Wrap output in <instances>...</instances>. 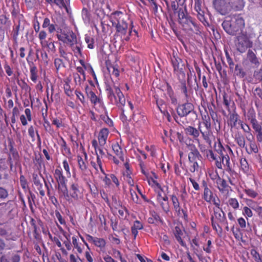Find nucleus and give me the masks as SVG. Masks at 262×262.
Returning a JSON list of instances; mask_svg holds the SVG:
<instances>
[{
	"instance_id": "2eb2a0df",
	"label": "nucleus",
	"mask_w": 262,
	"mask_h": 262,
	"mask_svg": "<svg viewBox=\"0 0 262 262\" xmlns=\"http://www.w3.org/2000/svg\"><path fill=\"white\" fill-rule=\"evenodd\" d=\"M178 79L180 81L178 89L180 91V94L183 97L185 101H191L193 96V91L190 87L188 88L187 86L185 77Z\"/></svg>"
},
{
	"instance_id": "f704fd0d",
	"label": "nucleus",
	"mask_w": 262,
	"mask_h": 262,
	"mask_svg": "<svg viewBox=\"0 0 262 262\" xmlns=\"http://www.w3.org/2000/svg\"><path fill=\"white\" fill-rule=\"evenodd\" d=\"M72 76L76 85L80 86L86 79V76L81 75L78 73H73Z\"/></svg>"
},
{
	"instance_id": "5701e85b",
	"label": "nucleus",
	"mask_w": 262,
	"mask_h": 262,
	"mask_svg": "<svg viewBox=\"0 0 262 262\" xmlns=\"http://www.w3.org/2000/svg\"><path fill=\"white\" fill-rule=\"evenodd\" d=\"M83 154L84 158H83L81 156L78 155L77 156V161L78 165V167L82 173H85L88 171V155L84 149H83Z\"/></svg>"
},
{
	"instance_id": "13d9d810",
	"label": "nucleus",
	"mask_w": 262,
	"mask_h": 262,
	"mask_svg": "<svg viewBox=\"0 0 262 262\" xmlns=\"http://www.w3.org/2000/svg\"><path fill=\"white\" fill-rule=\"evenodd\" d=\"M243 214L246 217V219L251 217L253 216V212L251 209L247 206H244L243 209Z\"/></svg>"
},
{
	"instance_id": "a211bd4d",
	"label": "nucleus",
	"mask_w": 262,
	"mask_h": 262,
	"mask_svg": "<svg viewBox=\"0 0 262 262\" xmlns=\"http://www.w3.org/2000/svg\"><path fill=\"white\" fill-rule=\"evenodd\" d=\"M177 112L181 117H186L191 113L195 114L194 105L191 101H185L184 103L179 104L177 108Z\"/></svg>"
},
{
	"instance_id": "338daca9",
	"label": "nucleus",
	"mask_w": 262,
	"mask_h": 262,
	"mask_svg": "<svg viewBox=\"0 0 262 262\" xmlns=\"http://www.w3.org/2000/svg\"><path fill=\"white\" fill-rule=\"evenodd\" d=\"M72 243L75 248H76L79 253L82 252V249L79 245L78 241L76 236L72 237Z\"/></svg>"
},
{
	"instance_id": "4d7b16f0",
	"label": "nucleus",
	"mask_w": 262,
	"mask_h": 262,
	"mask_svg": "<svg viewBox=\"0 0 262 262\" xmlns=\"http://www.w3.org/2000/svg\"><path fill=\"white\" fill-rule=\"evenodd\" d=\"M54 64L57 72H58L60 69L64 67L62 60L59 58H56L54 59Z\"/></svg>"
},
{
	"instance_id": "393cba45",
	"label": "nucleus",
	"mask_w": 262,
	"mask_h": 262,
	"mask_svg": "<svg viewBox=\"0 0 262 262\" xmlns=\"http://www.w3.org/2000/svg\"><path fill=\"white\" fill-rule=\"evenodd\" d=\"M114 208L118 211L119 216L122 219L125 218L128 214V211L126 207L123 206L120 202H117L115 199L114 201Z\"/></svg>"
},
{
	"instance_id": "58836bf2",
	"label": "nucleus",
	"mask_w": 262,
	"mask_h": 262,
	"mask_svg": "<svg viewBox=\"0 0 262 262\" xmlns=\"http://www.w3.org/2000/svg\"><path fill=\"white\" fill-rule=\"evenodd\" d=\"M231 230L235 237V238L238 241H243V233L240 228H235L234 226H233Z\"/></svg>"
},
{
	"instance_id": "f257e3e1",
	"label": "nucleus",
	"mask_w": 262,
	"mask_h": 262,
	"mask_svg": "<svg viewBox=\"0 0 262 262\" xmlns=\"http://www.w3.org/2000/svg\"><path fill=\"white\" fill-rule=\"evenodd\" d=\"M218 142L214 143V151L217 155L215 154L211 148L205 151L206 156L209 161L215 162V165L219 169H224L228 172L231 176L236 174L235 171L232 168L230 161V157L228 155L227 149L232 152L231 148L227 145L226 148L222 145L220 139L217 140Z\"/></svg>"
},
{
	"instance_id": "6ab92c4d",
	"label": "nucleus",
	"mask_w": 262,
	"mask_h": 262,
	"mask_svg": "<svg viewBox=\"0 0 262 262\" xmlns=\"http://www.w3.org/2000/svg\"><path fill=\"white\" fill-rule=\"evenodd\" d=\"M86 240L99 249L100 252L104 253L106 251V241L103 238L94 237L90 234L85 235Z\"/></svg>"
},
{
	"instance_id": "473e14b6",
	"label": "nucleus",
	"mask_w": 262,
	"mask_h": 262,
	"mask_svg": "<svg viewBox=\"0 0 262 262\" xmlns=\"http://www.w3.org/2000/svg\"><path fill=\"white\" fill-rule=\"evenodd\" d=\"M28 65L30 72V79L34 83H36L38 78V70L37 67L34 63H29Z\"/></svg>"
},
{
	"instance_id": "aec40b11",
	"label": "nucleus",
	"mask_w": 262,
	"mask_h": 262,
	"mask_svg": "<svg viewBox=\"0 0 262 262\" xmlns=\"http://www.w3.org/2000/svg\"><path fill=\"white\" fill-rule=\"evenodd\" d=\"M237 39L236 47L239 52H244L247 49L252 47V42L247 36L244 35L238 36Z\"/></svg>"
},
{
	"instance_id": "c756f323",
	"label": "nucleus",
	"mask_w": 262,
	"mask_h": 262,
	"mask_svg": "<svg viewBox=\"0 0 262 262\" xmlns=\"http://www.w3.org/2000/svg\"><path fill=\"white\" fill-rule=\"evenodd\" d=\"M57 25L55 24L51 23L49 18L46 17L44 18L43 21L42 25V27L43 29L47 28L48 32L50 34L54 33L56 30Z\"/></svg>"
},
{
	"instance_id": "de8ad7c7",
	"label": "nucleus",
	"mask_w": 262,
	"mask_h": 262,
	"mask_svg": "<svg viewBox=\"0 0 262 262\" xmlns=\"http://www.w3.org/2000/svg\"><path fill=\"white\" fill-rule=\"evenodd\" d=\"M228 204L234 210H237L239 207L238 200L236 198H230L228 201Z\"/></svg>"
},
{
	"instance_id": "412c9836",
	"label": "nucleus",
	"mask_w": 262,
	"mask_h": 262,
	"mask_svg": "<svg viewBox=\"0 0 262 262\" xmlns=\"http://www.w3.org/2000/svg\"><path fill=\"white\" fill-rule=\"evenodd\" d=\"M178 139L182 144L185 145L190 151L198 149L193 143L194 140L190 137H185L181 134L177 133Z\"/></svg>"
},
{
	"instance_id": "423d86ee",
	"label": "nucleus",
	"mask_w": 262,
	"mask_h": 262,
	"mask_svg": "<svg viewBox=\"0 0 262 262\" xmlns=\"http://www.w3.org/2000/svg\"><path fill=\"white\" fill-rule=\"evenodd\" d=\"M59 198L70 202L73 200L77 201L83 198V188L77 181L72 182L58 194Z\"/></svg>"
},
{
	"instance_id": "0eeeda50",
	"label": "nucleus",
	"mask_w": 262,
	"mask_h": 262,
	"mask_svg": "<svg viewBox=\"0 0 262 262\" xmlns=\"http://www.w3.org/2000/svg\"><path fill=\"white\" fill-rule=\"evenodd\" d=\"M225 31L230 35H235L245 27V20L240 14L234 15L230 19H226L222 24Z\"/></svg>"
},
{
	"instance_id": "a18cd8bd",
	"label": "nucleus",
	"mask_w": 262,
	"mask_h": 262,
	"mask_svg": "<svg viewBox=\"0 0 262 262\" xmlns=\"http://www.w3.org/2000/svg\"><path fill=\"white\" fill-rule=\"evenodd\" d=\"M210 116V119L211 118L213 125L216 126L217 124L218 125V128H216V130L217 131L220 130L221 129V120L220 119V117H219L217 113H216L214 115H212Z\"/></svg>"
},
{
	"instance_id": "72a5a7b5",
	"label": "nucleus",
	"mask_w": 262,
	"mask_h": 262,
	"mask_svg": "<svg viewBox=\"0 0 262 262\" xmlns=\"http://www.w3.org/2000/svg\"><path fill=\"white\" fill-rule=\"evenodd\" d=\"M239 115L235 112H234L229 115V119L228 120V125L231 128L235 127L237 124L239 122Z\"/></svg>"
},
{
	"instance_id": "f3484780",
	"label": "nucleus",
	"mask_w": 262,
	"mask_h": 262,
	"mask_svg": "<svg viewBox=\"0 0 262 262\" xmlns=\"http://www.w3.org/2000/svg\"><path fill=\"white\" fill-rule=\"evenodd\" d=\"M148 184L154 189V191L156 193L157 200L168 201V198L167 195L164 193L163 188L157 181L154 178L148 179Z\"/></svg>"
},
{
	"instance_id": "4be33fe9",
	"label": "nucleus",
	"mask_w": 262,
	"mask_h": 262,
	"mask_svg": "<svg viewBox=\"0 0 262 262\" xmlns=\"http://www.w3.org/2000/svg\"><path fill=\"white\" fill-rule=\"evenodd\" d=\"M215 183L216 188L223 194L228 195L230 190H231V188L228 184L227 181L221 177Z\"/></svg>"
},
{
	"instance_id": "a19ab883",
	"label": "nucleus",
	"mask_w": 262,
	"mask_h": 262,
	"mask_svg": "<svg viewBox=\"0 0 262 262\" xmlns=\"http://www.w3.org/2000/svg\"><path fill=\"white\" fill-rule=\"evenodd\" d=\"M75 94L76 96L77 99H78L83 106H85L87 102L83 94L79 90L77 89L75 91Z\"/></svg>"
},
{
	"instance_id": "37998d69",
	"label": "nucleus",
	"mask_w": 262,
	"mask_h": 262,
	"mask_svg": "<svg viewBox=\"0 0 262 262\" xmlns=\"http://www.w3.org/2000/svg\"><path fill=\"white\" fill-rule=\"evenodd\" d=\"M211 202L213 203L215 206L212 208V211H214V210H216V209L217 210L222 209L221 207V201L216 194H215V195L212 198V200L210 201V203Z\"/></svg>"
},
{
	"instance_id": "ea45409f",
	"label": "nucleus",
	"mask_w": 262,
	"mask_h": 262,
	"mask_svg": "<svg viewBox=\"0 0 262 262\" xmlns=\"http://www.w3.org/2000/svg\"><path fill=\"white\" fill-rule=\"evenodd\" d=\"M59 144L60 146L61 150L62 151V152L64 153V154H66V155H70L71 154L70 148L68 147L66 141L64 140V139L62 137H61V140L59 142Z\"/></svg>"
},
{
	"instance_id": "8fccbe9b",
	"label": "nucleus",
	"mask_w": 262,
	"mask_h": 262,
	"mask_svg": "<svg viewBox=\"0 0 262 262\" xmlns=\"http://www.w3.org/2000/svg\"><path fill=\"white\" fill-rule=\"evenodd\" d=\"M64 92L69 97L73 96V91L68 81H66L63 84Z\"/></svg>"
},
{
	"instance_id": "e433bc0d",
	"label": "nucleus",
	"mask_w": 262,
	"mask_h": 262,
	"mask_svg": "<svg viewBox=\"0 0 262 262\" xmlns=\"http://www.w3.org/2000/svg\"><path fill=\"white\" fill-rule=\"evenodd\" d=\"M214 196L213 192L210 189V188L203 190L202 194V198L207 203H210V201L212 200V198Z\"/></svg>"
},
{
	"instance_id": "39448f33",
	"label": "nucleus",
	"mask_w": 262,
	"mask_h": 262,
	"mask_svg": "<svg viewBox=\"0 0 262 262\" xmlns=\"http://www.w3.org/2000/svg\"><path fill=\"white\" fill-rule=\"evenodd\" d=\"M178 14L179 23L183 31L191 34L199 35L201 33L199 25L194 18L187 13L185 9H179Z\"/></svg>"
},
{
	"instance_id": "c85d7f7f",
	"label": "nucleus",
	"mask_w": 262,
	"mask_h": 262,
	"mask_svg": "<svg viewBox=\"0 0 262 262\" xmlns=\"http://www.w3.org/2000/svg\"><path fill=\"white\" fill-rule=\"evenodd\" d=\"M233 138L234 141L241 148L246 147V139L244 135L240 132L235 133Z\"/></svg>"
},
{
	"instance_id": "bb28decb",
	"label": "nucleus",
	"mask_w": 262,
	"mask_h": 262,
	"mask_svg": "<svg viewBox=\"0 0 262 262\" xmlns=\"http://www.w3.org/2000/svg\"><path fill=\"white\" fill-rule=\"evenodd\" d=\"M250 139L247 138V140L249 142L248 145L246 146L245 149L246 152L249 154H256L258 152V148L255 141L253 139Z\"/></svg>"
},
{
	"instance_id": "9b49d317",
	"label": "nucleus",
	"mask_w": 262,
	"mask_h": 262,
	"mask_svg": "<svg viewBox=\"0 0 262 262\" xmlns=\"http://www.w3.org/2000/svg\"><path fill=\"white\" fill-rule=\"evenodd\" d=\"M188 159L189 165V171L191 172L194 173L201 168V164L202 163L203 158L199 149L189 151L188 155Z\"/></svg>"
},
{
	"instance_id": "0e129e2a",
	"label": "nucleus",
	"mask_w": 262,
	"mask_h": 262,
	"mask_svg": "<svg viewBox=\"0 0 262 262\" xmlns=\"http://www.w3.org/2000/svg\"><path fill=\"white\" fill-rule=\"evenodd\" d=\"M84 256L87 262H94L95 259L93 257V253L90 250L86 251L84 253Z\"/></svg>"
},
{
	"instance_id": "5fc2aeb1",
	"label": "nucleus",
	"mask_w": 262,
	"mask_h": 262,
	"mask_svg": "<svg viewBox=\"0 0 262 262\" xmlns=\"http://www.w3.org/2000/svg\"><path fill=\"white\" fill-rule=\"evenodd\" d=\"M252 209L256 212L257 216L259 218V222L262 225V207L259 205H256L252 207Z\"/></svg>"
},
{
	"instance_id": "864d4df0",
	"label": "nucleus",
	"mask_w": 262,
	"mask_h": 262,
	"mask_svg": "<svg viewBox=\"0 0 262 262\" xmlns=\"http://www.w3.org/2000/svg\"><path fill=\"white\" fill-rule=\"evenodd\" d=\"M85 41L88 44V48L92 49L94 48V39L91 36L85 35L84 37Z\"/></svg>"
},
{
	"instance_id": "2f4dec72",
	"label": "nucleus",
	"mask_w": 262,
	"mask_h": 262,
	"mask_svg": "<svg viewBox=\"0 0 262 262\" xmlns=\"http://www.w3.org/2000/svg\"><path fill=\"white\" fill-rule=\"evenodd\" d=\"M106 66L108 72L115 77H118L120 75V72L117 65L112 64L110 61H106Z\"/></svg>"
},
{
	"instance_id": "6e6552de",
	"label": "nucleus",
	"mask_w": 262,
	"mask_h": 262,
	"mask_svg": "<svg viewBox=\"0 0 262 262\" xmlns=\"http://www.w3.org/2000/svg\"><path fill=\"white\" fill-rule=\"evenodd\" d=\"M226 216L225 213L223 209H217L210 212V221L211 226L213 230L219 237H221L223 235V230L222 226L224 223H226Z\"/></svg>"
},
{
	"instance_id": "7ed1b4c3",
	"label": "nucleus",
	"mask_w": 262,
	"mask_h": 262,
	"mask_svg": "<svg viewBox=\"0 0 262 262\" xmlns=\"http://www.w3.org/2000/svg\"><path fill=\"white\" fill-rule=\"evenodd\" d=\"M184 131L186 135L192 138L196 142L202 152H205L206 146L212 148V140H214L215 138L205 130L202 124L198 123V128L190 125L187 126L184 128Z\"/></svg>"
},
{
	"instance_id": "4468645a",
	"label": "nucleus",
	"mask_w": 262,
	"mask_h": 262,
	"mask_svg": "<svg viewBox=\"0 0 262 262\" xmlns=\"http://www.w3.org/2000/svg\"><path fill=\"white\" fill-rule=\"evenodd\" d=\"M54 178L57 183L56 188L58 194L68 185V179L64 176L63 171L60 166L57 167L53 173Z\"/></svg>"
},
{
	"instance_id": "1a4fd4ad",
	"label": "nucleus",
	"mask_w": 262,
	"mask_h": 262,
	"mask_svg": "<svg viewBox=\"0 0 262 262\" xmlns=\"http://www.w3.org/2000/svg\"><path fill=\"white\" fill-rule=\"evenodd\" d=\"M106 92L108 99L113 104L121 108L124 106L125 98L119 86L114 85L112 88L110 85H107Z\"/></svg>"
},
{
	"instance_id": "c9c22d12",
	"label": "nucleus",
	"mask_w": 262,
	"mask_h": 262,
	"mask_svg": "<svg viewBox=\"0 0 262 262\" xmlns=\"http://www.w3.org/2000/svg\"><path fill=\"white\" fill-rule=\"evenodd\" d=\"M230 3L231 10L233 9L235 11H241L245 6L244 0H236Z\"/></svg>"
},
{
	"instance_id": "09e8293b",
	"label": "nucleus",
	"mask_w": 262,
	"mask_h": 262,
	"mask_svg": "<svg viewBox=\"0 0 262 262\" xmlns=\"http://www.w3.org/2000/svg\"><path fill=\"white\" fill-rule=\"evenodd\" d=\"M261 118V121L259 123L258 122L256 119L250 122L252 127L255 132L262 129V117ZM259 119H260V118H259Z\"/></svg>"
},
{
	"instance_id": "79ce46f5",
	"label": "nucleus",
	"mask_w": 262,
	"mask_h": 262,
	"mask_svg": "<svg viewBox=\"0 0 262 262\" xmlns=\"http://www.w3.org/2000/svg\"><path fill=\"white\" fill-rule=\"evenodd\" d=\"M208 174L210 179L215 183L220 178L217 170L210 169L208 171Z\"/></svg>"
},
{
	"instance_id": "f03ea898",
	"label": "nucleus",
	"mask_w": 262,
	"mask_h": 262,
	"mask_svg": "<svg viewBox=\"0 0 262 262\" xmlns=\"http://www.w3.org/2000/svg\"><path fill=\"white\" fill-rule=\"evenodd\" d=\"M111 21L116 30L117 35L120 36L122 41H129L130 36L133 35V32L135 36H138L137 31L133 29V22L127 13L115 11L111 14Z\"/></svg>"
},
{
	"instance_id": "680f3d73",
	"label": "nucleus",
	"mask_w": 262,
	"mask_h": 262,
	"mask_svg": "<svg viewBox=\"0 0 262 262\" xmlns=\"http://www.w3.org/2000/svg\"><path fill=\"white\" fill-rule=\"evenodd\" d=\"M40 177L43 178L41 174L39 176L37 173L35 172H34L32 174L33 182L35 186L42 184L40 181Z\"/></svg>"
},
{
	"instance_id": "bf43d9fd",
	"label": "nucleus",
	"mask_w": 262,
	"mask_h": 262,
	"mask_svg": "<svg viewBox=\"0 0 262 262\" xmlns=\"http://www.w3.org/2000/svg\"><path fill=\"white\" fill-rule=\"evenodd\" d=\"M125 170L123 172L124 177L132 176L133 172L128 162L126 161L124 163Z\"/></svg>"
},
{
	"instance_id": "7c9ffc66",
	"label": "nucleus",
	"mask_w": 262,
	"mask_h": 262,
	"mask_svg": "<svg viewBox=\"0 0 262 262\" xmlns=\"http://www.w3.org/2000/svg\"><path fill=\"white\" fill-rule=\"evenodd\" d=\"M173 234L179 243L183 247H186V243L183 241L182 238V236L183 235V233L179 226H176L173 231Z\"/></svg>"
},
{
	"instance_id": "69168bd1",
	"label": "nucleus",
	"mask_w": 262,
	"mask_h": 262,
	"mask_svg": "<svg viewBox=\"0 0 262 262\" xmlns=\"http://www.w3.org/2000/svg\"><path fill=\"white\" fill-rule=\"evenodd\" d=\"M238 124L241 125V128L243 129L244 133H249L252 135L251 133V129L247 124L243 123V122L241 120H239Z\"/></svg>"
},
{
	"instance_id": "20e7f679",
	"label": "nucleus",
	"mask_w": 262,
	"mask_h": 262,
	"mask_svg": "<svg viewBox=\"0 0 262 262\" xmlns=\"http://www.w3.org/2000/svg\"><path fill=\"white\" fill-rule=\"evenodd\" d=\"M58 40L70 47L76 55H82L81 42L78 40L76 34L68 28H58L57 30Z\"/></svg>"
},
{
	"instance_id": "f8f14e48",
	"label": "nucleus",
	"mask_w": 262,
	"mask_h": 262,
	"mask_svg": "<svg viewBox=\"0 0 262 262\" xmlns=\"http://www.w3.org/2000/svg\"><path fill=\"white\" fill-rule=\"evenodd\" d=\"M89 89V86L86 85L85 88V93L93 107L96 110H103L105 108V105L102 97L97 96L94 92Z\"/></svg>"
},
{
	"instance_id": "6e6d98bb",
	"label": "nucleus",
	"mask_w": 262,
	"mask_h": 262,
	"mask_svg": "<svg viewBox=\"0 0 262 262\" xmlns=\"http://www.w3.org/2000/svg\"><path fill=\"white\" fill-rule=\"evenodd\" d=\"M248 55L251 62L255 64L259 63L257 58L252 51L249 50Z\"/></svg>"
},
{
	"instance_id": "e2e57ef3",
	"label": "nucleus",
	"mask_w": 262,
	"mask_h": 262,
	"mask_svg": "<svg viewBox=\"0 0 262 262\" xmlns=\"http://www.w3.org/2000/svg\"><path fill=\"white\" fill-rule=\"evenodd\" d=\"M129 192L132 201L136 204H139V196L136 192L132 188H129Z\"/></svg>"
},
{
	"instance_id": "9d476101",
	"label": "nucleus",
	"mask_w": 262,
	"mask_h": 262,
	"mask_svg": "<svg viewBox=\"0 0 262 262\" xmlns=\"http://www.w3.org/2000/svg\"><path fill=\"white\" fill-rule=\"evenodd\" d=\"M170 63L173 69V73L178 78L185 77V64L179 57L178 51H173L170 56Z\"/></svg>"
},
{
	"instance_id": "c03bdc74",
	"label": "nucleus",
	"mask_w": 262,
	"mask_h": 262,
	"mask_svg": "<svg viewBox=\"0 0 262 262\" xmlns=\"http://www.w3.org/2000/svg\"><path fill=\"white\" fill-rule=\"evenodd\" d=\"M20 30V23H19L15 27H13L12 30V38L13 41L16 44L17 43L18 36Z\"/></svg>"
},
{
	"instance_id": "052dcab7",
	"label": "nucleus",
	"mask_w": 262,
	"mask_h": 262,
	"mask_svg": "<svg viewBox=\"0 0 262 262\" xmlns=\"http://www.w3.org/2000/svg\"><path fill=\"white\" fill-rule=\"evenodd\" d=\"M20 184L23 190H26L28 188V185L27 181L25 177L21 174L19 178Z\"/></svg>"
},
{
	"instance_id": "3c124183",
	"label": "nucleus",
	"mask_w": 262,
	"mask_h": 262,
	"mask_svg": "<svg viewBox=\"0 0 262 262\" xmlns=\"http://www.w3.org/2000/svg\"><path fill=\"white\" fill-rule=\"evenodd\" d=\"M17 84L20 87V88L24 90L25 92H30L31 91L30 86L27 84V83L23 79L21 80H17Z\"/></svg>"
},
{
	"instance_id": "4c0bfd02",
	"label": "nucleus",
	"mask_w": 262,
	"mask_h": 262,
	"mask_svg": "<svg viewBox=\"0 0 262 262\" xmlns=\"http://www.w3.org/2000/svg\"><path fill=\"white\" fill-rule=\"evenodd\" d=\"M79 62L81 64V66H82L84 68V70H87L90 74H92L94 79L95 80H96V75L92 66L89 63H85L84 61L82 59H80L79 60Z\"/></svg>"
},
{
	"instance_id": "ddd939ff",
	"label": "nucleus",
	"mask_w": 262,
	"mask_h": 262,
	"mask_svg": "<svg viewBox=\"0 0 262 262\" xmlns=\"http://www.w3.org/2000/svg\"><path fill=\"white\" fill-rule=\"evenodd\" d=\"M91 143L92 147L94 148L96 156V162L99 166V168L102 173L105 174V172L102 167V162L101 161V159L106 156V154L103 149L104 146H101L98 144L97 140L96 139H93Z\"/></svg>"
},
{
	"instance_id": "774afa93",
	"label": "nucleus",
	"mask_w": 262,
	"mask_h": 262,
	"mask_svg": "<svg viewBox=\"0 0 262 262\" xmlns=\"http://www.w3.org/2000/svg\"><path fill=\"white\" fill-rule=\"evenodd\" d=\"M170 199L172 202V204L173 207V209L178 208L180 206V203L178 198L175 194H172L170 195Z\"/></svg>"
},
{
	"instance_id": "603ef678",
	"label": "nucleus",
	"mask_w": 262,
	"mask_h": 262,
	"mask_svg": "<svg viewBox=\"0 0 262 262\" xmlns=\"http://www.w3.org/2000/svg\"><path fill=\"white\" fill-rule=\"evenodd\" d=\"M241 169L244 173H247L249 171V164L245 158L242 159L240 161Z\"/></svg>"
},
{
	"instance_id": "49530a36",
	"label": "nucleus",
	"mask_w": 262,
	"mask_h": 262,
	"mask_svg": "<svg viewBox=\"0 0 262 262\" xmlns=\"http://www.w3.org/2000/svg\"><path fill=\"white\" fill-rule=\"evenodd\" d=\"M158 202L160 204L162 210L165 213H168L170 210V206L168 203V200L164 201V200H161L160 201L157 200Z\"/></svg>"
},
{
	"instance_id": "cd10ccee",
	"label": "nucleus",
	"mask_w": 262,
	"mask_h": 262,
	"mask_svg": "<svg viewBox=\"0 0 262 262\" xmlns=\"http://www.w3.org/2000/svg\"><path fill=\"white\" fill-rule=\"evenodd\" d=\"M112 148L116 156L121 161H124V154L122 148L118 142L112 144Z\"/></svg>"
},
{
	"instance_id": "b1692460",
	"label": "nucleus",
	"mask_w": 262,
	"mask_h": 262,
	"mask_svg": "<svg viewBox=\"0 0 262 262\" xmlns=\"http://www.w3.org/2000/svg\"><path fill=\"white\" fill-rule=\"evenodd\" d=\"M202 122H199V123L202 124V126L205 128V130L206 132H208V133L211 134V136H212L213 138L214 136H213V133L211 130V123L210 120V116L208 114L206 115H202Z\"/></svg>"
},
{
	"instance_id": "a878e982",
	"label": "nucleus",
	"mask_w": 262,
	"mask_h": 262,
	"mask_svg": "<svg viewBox=\"0 0 262 262\" xmlns=\"http://www.w3.org/2000/svg\"><path fill=\"white\" fill-rule=\"evenodd\" d=\"M109 134V130L107 128H102L98 136V143L101 146H104L106 143V141Z\"/></svg>"
},
{
	"instance_id": "dca6fc26",
	"label": "nucleus",
	"mask_w": 262,
	"mask_h": 262,
	"mask_svg": "<svg viewBox=\"0 0 262 262\" xmlns=\"http://www.w3.org/2000/svg\"><path fill=\"white\" fill-rule=\"evenodd\" d=\"M213 6L220 14L225 15L231 11V3L226 0H213Z\"/></svg>"
}]
</instances>
